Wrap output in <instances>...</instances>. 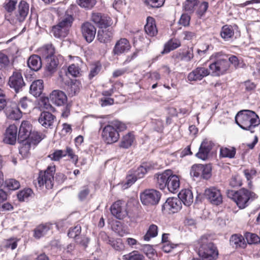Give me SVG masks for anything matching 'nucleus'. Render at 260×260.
Returning a JSON list of instances; mask_svg holds the SVG:
<instances>
[{
  "mask_svg": "<svg viewBox=\"0 0 260 260\" xmlns=\"http://www.w3.org/2000/svg\"><path fill=\"white\" fill-rule=\"evenodd\" d=\"M209 60L211 63L208 68L199 66L190 72L187 76L188 81H201L209 75L212 77H220L226 74L230 69L228 61L220 52L213 53L210 57Z\"/></svg>",
  "mask_w": 260,
  "mask_h": 260,
  "instance_id": "f257e3e1",
  "label": "nucleus"
},
{
  "mask_svg": "<svg viewBox=\"0 0 260 260\" xmlns=\"http://www.w3.org/2000/svg\"><path fill=\"white\" fill-rule=\"evenodd\" d=\"M126 129V125L118 120H115L109 122V124L102 130V136L103 140L107 144L114 143L119 138V132Z\"/></svg>",
  "mask_w": 260,
  "mask_h": 260,
  "instance_id": "f03ea898",
  "label": "nucleus"
},
{
  "mask_svg": "<svg viewBox=\"0 0 260 260\" xmlns=\"http://www.w3.org/2000/svg\"><path fill=\"white\" fill-rule=\"evenodd\" d=\"M236 123L242 129L250 130L260 123L257 115L253 111L243 110L239 111L235 116Z\"/></svg>",
  "mask_w": 260,
  "mask_h": 260,
  "instance_id": "7ed1b4c3",
  "label": "nucleus"
},
{
  "mask_svg": "<svg viewBox=\"0 0 260 260\" xmlns=\"http://www.w3.org/2000/svg\"><path fill=\"white\" fill-rule=\"evenodd\" d=\"M227 196L236 203L237 206L241 209L245 208L248 205V201L256 198V194L246 189L241 188L237 191L228 190Z\"/></svg>",
  "mask_w": 260,
  "mask_h": 260,
  "instance_id": "20e7f679",
  "label": "nucleus"
},
{
  "mask_svg": "<svg viewBox=\"0 0 260 260\" xmlns=\"http://www.w3.org/2000/svg\"><path fill=\"white\" fill-rule=\"evenodd\" d=\"M32 131V126L27 121H23L20 126L18 134V141L22 144L19 149L21 154H27L30 150V144L28 137Z\"/></svg>",
  "mask_w": 260,
  "mask_h": 260,
  "instance_id": "39448f33",
  "label": "nucleus"
},
{
  "mask_svg": "<svg viewBox=\"0 0 260 260\" xmlns=\"http://www.w3.org/2000/svg\"><path fill=\"white\" fill-rule=\"evenodd\" d=\"M201 246L199 250V255L202 260H215L218 253L216 247L209 242L206 236H202L200 239Z\"/></svg>",
  "mask_w": 260,
  "mask_h": 260,
  "instance_id": "423d86ee",
  "label": "nucleus"
},
{
  "mask_svg": "<svg viewBox=\"0 0 260 260\" xmlns=\"http://www.w3.org/2000/svg\"><path fill=\"white\" fill-rule=\"evenodd\" d=\"M55 172V166H48L44 171H40L38 177V183L40 187L45 186L49 189L53 186L54 175Z\"/></svg>",
  "mask_w": 260,
  "mask_h": 260,
  "instance_id": "0eeeda50",
  "label": "nucleus"
},
{
  "mask_svg": "<svg viewBox=\"0 0 260 260\" xmlns=\"http://www.w3.org/2000/svg\"><path fill=\"white\" fill-rule=\"evenodd\" d=\"M160 196V193L156 190L146 189L141 193L140 199L143 205L152 206L158 204Z\"/></svg>",
  "mask_w": 260,
  "mask_h": 260,
  "instance_id": "6e6552de",
  "label": "nucleus"
},
{
  "mask_svg": "<svg viewBox=\"0 0 260 260\" xmlns=\"http://www.w3.org/2000/svg\"><path fill=\"white\" fill-rule=\"evenodd\" d=\"M8 84L16 93L21 91L25 85L21 73L18 71H14L9 77Z\"/></svg>",
  "mask_w": 260,
  "mask_h": 260,
  "instance_id": "1a4fd4ad",
  "label": "nucleus"
},
{
  "mask_svg": "<svg viewBox=\"0 0 260 260\" xmlns=\"http://www.w3.org/2000/svg\"><path fill=\"white\" fill-rule=\"evenodd\" d=\"M182 208V203L177 198H169L162 206V211L165 213H174Z\"/></svg>",
  "mask_w": 260,
  "mask_h": 260,
  "instance_id": "9d476101",
  "label": "nucleus"
},
{
  "mask_svg": "<svg viewBox=\"0 0 260 260\" xmlns=\"http://www.w3.org/2000/svg\"><path fill=\"white\" fill-rule=\"evenodd\" d=\"M29 12V5L24 1L19 3L18 9L15 13V17L13 22L16 23L23 21L28 15Z\"/></svg>",
  "mask_w": 260,
  "mask_h": 260,
  "instance_id": "9b49d317",
  "label": "nucleus"
},
{
  "mask_svg": "<svg viewBox=\"0 0 260 260\" xmlns=\"http://www.w3.org/2000/svg\"><path fill=\"white\" fill-rule=\"evenodd\" d=\"M205 196L213 205H219L222 203V197L220 191L215 187L206 189L205 191Z\"/></svg>",
  "mask_w": 260,
  "mask_h": 260,
  "instance_id": "f8f14e48",
  "label": "nucleus"
},
{
  "mask_svg": "<svg viewBox=\"0 0 260 260\" xmlns=\"http://www.w3.org/2000/svg\"><path fill=\"white\" fill-rule=\"evenodd\" d=\"M81 29L82 36L85 40L88 43L92 42L96 30L94 26L89 22H86L82 24Z\"/></svg>",
  "mask_w": 260,
  "mask_h": 260,
  "instance_id": "ddd939ff",
  "label": "nucleus"
},
{
  "mask_svg": "<svg viewBox=\"0 0 260 260\" xmlns=\"http://www.w3.org/2000/svg\"><path fill=\"white\" fill-rule=\"evenodd\" d=\"M111 212L113 216L119 219L124 218L127 214L125 204L121 201H118L112 205Z\"/></svg>",
  "mask_w": 260,
  "mask_h": 260,
  "instance_id": "4468645a",
  "label": "nucleus"
},
{
  "mask_svg": "<svg viewBox=\"0 0 260 260\" xmlns=\"http://www.w3.org/2000/svg\"><path fill=\"white\" fill-rule=\"evenodd\" d=\"M91 19L99 27H107L111 25V18L101 13H92Z\"/></svg>",
  "mask_w": 260,
  "mask_h": 260,
  "instance_id": "2eb2a0df",
  "label": "nucleus"
},
{
  "mask_svg": "<svg viewBox=\"0 0 260 260\" xmlns=\"http://www.w3.org/2000/svg\"><path fill=\"white\" fill-rule=\"evenodd\" d=\"M49 100L57 106L63 105L67 102L66 94L59 90H54L50 94Z\"/></svg>",
  "mask_w": 260,
  "mask_h": 260,
  "instance_id": "dca6fc26",
  "label": "nucleus"
},
{
  "mask_svg": "<svg viewBox=\"0 0 260 260\" xmlns=\"http://www.w3.org/2000/svg\"><path fill=\"white\" fill-rule=\"evenodd\" d=\"M17 139V127L15 125L11 124L7 128L3 141L6 144L14 145Z\"/></svg>",
  "mask_w": 260,
  "mask_h": 260,
  "instance_id": "f3484780",
  "label": "nucleus"
},
{
  "mask_svg": "<svg viewBox=\"0 0 260 260\" xmlns=\"http://www.w3.org/2000/svg\"><path fill=\"white\" fill-rule=\"evenodd\" d=\"M55 118V116L51 113L44 111L41 113L38 120L44 127L52 128Z\"/></svg>",
  "mask_w": 260,
  "mask_h": 260,
  "instance_id": "a211bd4d",
  "label": "nucleus"
},
{
  "mask_svg": "<svg viewBox=\"0 0 260 260\" xmlns=\"http://www.w3.org/2000/svg\"><path fill=\"white\" fill-rule=\"evenodd\" d=\"M171 171L168 170L162 173L156 174L154 176V179L156 186L160 189H165L167 186L169 175H171Z\"/></svg>",
  "mask_w": 260,
  "mask_h": 260,
  "instance_id": "6ab92c4d",
  "label": "nucleus"
},
{
  "mask_svg": "<svg viewBox=\"0 0 260 260\" xmlns=\"http://www.w3.org/2000/svg\"><path fill=\"white\" fill-rule=\"evenodd\" d=\"M130 48L128 41L126 39L122 38L116 43L113 52L114 54L119 55L128 51Z\"/></svg>",
  "mask_w": 260,
  "mask_h": 260,
  "instance_id": "aec40b11",
  "label": "nucleus"
},
{
  "mask_svg": "<svg viewBox=\"0 0 260 260\" xmlns=\"http://www.w3.org/2000/svg\"><path fill=\"white\" fill-rule=\"evenodd\" d=\"M156 168L154 164L151 162H144L138 167L136 170H132L138 179L143 178L150 170Z\"/></svg>",
  "mask_w": 260,
  "mask_h": 260,
  "instance_id": "412c9836",
  "label": "nucleus"
},
{
  "mask_svg": "<svg viewBox=\"0 0 260 260\" xmlns=\"http://www.w3.org/2000/svg\"><path fill=\"white\" fill-rule=\"evenodd\" d=\"M211 146L208 141L204 140L201 143L199 150L196 156L202 160H206L209 156V153L211 150Z\"/></svg>",
  "mask_w": 260,
  "mask_h": 260,
  "instance_id": "4be33fe9",
  "label": "nucleus"
},
{
  "mask_svg": "<svg viewBox=\"0 0 260 260\" xmlns=\"http://www.w3.org/2000/svg\"><path fill=\"white\" fill-rule=\"evenodd\" d=\"M113 31L112 28L99 29L98 31V40L103 43H107L112 39Z\"/></svg>",
  "mask_w": 260,
  "mask_h": 260,
  "instance_id": "5701e85b",
  "label": "nucleus"
},
{
  "mask_svg": "<svg viewBox=\"0 0 260 260\" xmlns=\"http://www.w3.org/2000/svg\"><path fill=\"white\" fill-rule=\"evenodd\" d=\"M178 198L185 206H189L193 203V197L192 191L189 189L182 190L178 194Z\"/></svg>",
  "mask_w": 260,
  "mask_h": 260,
  "instance_id": "b1692460",
  "label": "nucleus"
},
{
  "mask_svg": "<svg viewBox=\"0 0 260 260\" xmlns=\"http://www.w3.org/2000/svg\"><path fill=\"white\" fill-rule=\"evenodd\" d=\"M168 190L171 192H175L178 191L180 187V180L178 177L175 175H169V179L168 180L166 186Z\"/></svg>",
  "mask_w": 260,
  "mask_h": 260,
  "instance_id": "393cba45",
  "label": "nucleus"
},
{
  "mask_svg": "<svg viewBox=\"0 0 260 260\" xmlns=\"http://www.w3.org/2000/svg\"><path fill=\"white\" fill-rule=\"evenodd\" d=\"M146 33L150 37L155 36L157 34V29L154 19L152 17H148L147 23L145 25Z\"/></svg>",
  "mask_w": 260,
  "mask_h": 260,
  "instance_id": "a878e982",
  "label": "nucleus"
},
{
  "mask_svg": "<svg viewBox=\"0 0 260 260\" xmlns=\"http://www.w3.org/2000/svg\"><path fill=\"white\" fill-rule=\"evenodd\" d=\"M81 87L80 82L77 80H71L66 86V89L69 96L75 95L79 92Z\"/></svg>",
  "mask_w": 260,
  "mask_h": 260,
  "instance_id": "bb28decb",
  "label": "nucleus"
},
{
  "mask_svg": "<svg viewBox=\"0 0 260 260\" xmlns=\"http://www.w3.org/2000/svg\"><path fill=\"white\" fill-rule=\"evenodd\" d=\"M27 65L31 70L39 71L42 65L40 57L37 55H31L27 60Z\"/></svg>",
  "mask_w": 260,
  "mask_h": 260,
  "instance_id": "cd10ccee",
  "label": "nucleus"
},
{
  "mask_svg": "<svg viewBox=\"0 0 260 260\" xmlns=\"http://www.w3.org/2000/svg\"><path fill=\"white\" fill-rule=\"evenodd\" d=\"M194 57L193 48H188L186 50L179 52L176 54V58L181 61H190Z\"/></svg>",
  "mask_w": 260,
  "mask_h": 260,
  "instance_id": "c85d7f7f",
  "label": "nucleus"
},
{
  "mask_svg": "<svg viewBox=\"0 0 260 260\" xmlns=\"http://www.w3.org/2000/svg\"><path fill=\"white\" fill-rule=\"evenodd\" d=\"M43 81L42 80H37L34 81L30 86V92L35 96H39L43 90Z\"/></svg>",
  "mask_w": 260,
  "mask_h": 260,
  "instance_id": "c756f323",
  "label": "nucleus"
},
{
  "mask_svg": "<svg viewBox=\"0 0 260 260\" xmlns=\"http://www.w3.org/2000/svg\"><path fill=\"white\" fill-rule=\"evenodd\" d=\"M230 244L236 248H245L246 246L244 237L242 235L235 234L231 237Z\"/></svg>",
  "mask_w": 260,
  "mask_h": 260,
  "instance_id": "7c9ffc66",
  "label": "nucleus"
},
{
  "mask_svg": "<svg viewBox=\"0 0 260 260\" xmlns=\"http://www.w3.org/2000/svg\"><path fill=\"white\" fill-rule=\"evenodd\" d=\"M6 113L10 119L18 120L21 117L23 113L19 108L15 106V107L7 108Z\"/></svg>",
  "mask_w": 260,
  "mask_h": 260,
  "instance_id": "2f4dec72",
  "label": "nucleus"
},
{
  "mask_svg": "<svg viewBox=\"0 0 260 260\" xmlns=\"http://www.w3.org/2000/svg\"><path fill=\"white\" fill-rule=\"evenodd\" d=\"M180 45L181 43L179 40L176 39L170 40L165 45L164 49L161 53L162 54L168 53L171 51L177 48Z\"/></svg>",
  "mask_w": 260,
  "mask_h": 260,
  "instance_id": "473e14b6",
  "label": "nucleus"
},
{
  "mask_svg": "<svg viewBox=\"0 0 260 260\" xmlns=\"http://www.w3.org/2000/svg\"><path fill=\"white\" fill-rule=\"evenodd\" d=\"M236 153V149L235 147H224L220 149V157L223 158H233L235 157Z\"/></svg>",
  "mask_w": 260,
  "mask_h": 260,
  "instance_id": "72a5a7b5",
  "label": "nucleus"
},
{
  "mask_svg": "<svg viewBox=\"0 0 260 260\" xmlns=\"http://www.w3.org/2000/svg\"><path fill=\"white\" fill-rule=\"evenodd\" d=\"M46 60V69L50 73H54L56 70L58 64V60L54 56L51 58H47Z\"/></svg>",
  "mask_w": 260,
  "mask_h": 260,
  "instance_id": "f704fd0d",
  "label": "nucleus"
},
{
  "mask_svg": "<svg viewBox=\"0 0 260 260\" xmlns=\"http://www.w3.org/2000/svg\"><path fill=\"white\" fill-rule=\"evenodd\" d=\"M73 20L74 19L71 15H65L64 17L60 18L57 25L62 27L63 29L69 31Z\"/></svg>",
  "mask_w": 260,
  "mask_h": 260,
  "instance_id": "c9c22d12",
  "label": "nucleus"
},
{
  "mask_svg": "<svg viewBox=\"0 0 260 260\" xmlns=\"http://www.w3.org/2000/svg\"><path fill=\"white\" fill-rule=\"evenodd\" d=\"M41 54L45 59L55 56V48L52 44H47L41 49Z\"/></svg>",
  "mask_w": 260,
  "mask_h": 260,
  "instance_id": "e433bc0d",
  "label": "nucleus"
},
{
  "mask_svg": "<svg viewBox=\"0 0 260 260\" xmlns=\"http://www.w3.org/2000/svg\"><path fill=\"white\" fill-rule=\"evenodd\" d=\"M30 105V101L27 97L24 96L20 99L17 107L19 108L24 114H26L29 111Z\"/></svg>",
  "mask_w": 260,
  "mask_h": 260,
  "instance_id": "4c0bfd02",
  "label": "nucleus"
},
{
  "mask_svg": "<svg viewBox=\"0 0 260 260\" xmlns=\"http://www.w3.org/2000/svg\"><path fill=\"white\" fill-rule=\"evenodd\" d=\"M134 140V135L132 133H128L123 137L120 143V147L124 148H128L132 145Z\"/></svg>",
  "mask_w": 260,
  "mask_h": 260,
  "instance_id": "58836bf2",
  "label": "nucleus"
},
{
  "mask_svg": "<svg viewBox=\"0 0 260 260\" xmlns=\"http://www.w3.org/2000/svg\"><path fill=\"white\" fill-rule=\"evenodd\" d=\"M234 34V31L232 26L228 25L223 26L220 32L221 37L225 40L231 38Z\"/></svg>",
  "mask_w": 260,
  "mask_h": 260,
  "instance_id": "ea45409f",
  "label": "nucleus"
},
{
  "mask_svg": "<svg viewBox=\"0 0 260 260\" xmlns=\"http://www.w3.org/2000/svg\"><path fill=\"white\" fill-rule=\"evenodd\" d=\"M158 228L155 224H151L146 233L144 236V240L148 241L151 238H154L157 235Z\"/></svg>",
  "mask_w": 260,
  "mask_h": 260,
  "instance_id": "a19ab883",
  "label": "nucleus"
},
{
  "mask_svg": "<svg viewBox=\"0 0 260 260\" xmlns=\"http://www.w3.org/2000/svg\"><path fill=\"white\" fill-rule=\"evenodd\" d=\"M49 225L41 224L37 226L34 231V236L36 238H40L44 236L49 230Z\"/></svg>",
  "mask_w": 260,
  "mask_h": 260,
  "instance_id": "79ce46f5",
  "label": "nucleus"
},
{
  "mask_svg": "<svg viewBox=\"0 0 260 260\" xmlns=\"http://www.w3.org/2000/svg\"><path fill=\"white\" fill-rule=\"evenodd\" d=\"M52 31L54 36L57 38H64L68 34L69 31L57 25L52 27Z\"/></svg>",
  "mask_w": 260,
  "mask_h": 260,
  "instance_id": "37998d69",
  "label": "nucleus"
},
{
  "mask_svg": "<svg viewBox=\"0 0 260 260\" xmlns=\"http://www.w3.org/2000/svg\"><path fill=\"white\" fill-rule=\"evenodd\" d=\"M42 139V137L38 132L31 131L30 135L28 137L30 148L32 144L34 145L37 144Z\"/></svg>",
  "mask_w": 260,
  "mask_h": 260,
  "instance_id": "c03bdc74",
  "label": "nucleus"
},
{
  "mask_svg": "<svg viewBox=\"0 0 260 260\" xmlns=\"http://www.w3.org/2000/svg\"><path fill=\"white\" fill-rule=\"evenodd\" d=\"M123 260H145V257L138 251H133L123 256Z\"/></svg>",
  "mask_w": 260,
  "mask_h": 260,
  "instance_id": "a18cd8bd",
  "label": "nucleus"
},
{
  "mask_svg": "<svg viewBox=\"0 0 260 260\" xmlns=\"http://www.w3.org/2000/svg\"><path fill=\"white\" fill-rule=\"evenodd\" d=\"M64 156H68L70 160L76 166L78 161V156L76 155L74 151L70 147H67L66 150H63Z\"/></svg>",
  "mask_w": 260,
  "mask_h": 260,
  "instance_id": "49530a36",
  "label": "nucleus"
},
{
  "mask_svg": "<svg viewBox=\"0 0 260 260\" xmlns=\"http://www.w3.org/2000/svg\"><path fill=\"white\" fill-rule=\"evenodd\" d=\"M5 185L8 189L12 190L18 189L20 186L19 182L14 179L6 180L5 182Z\"/></svg>",
  "mask_w": 260,
  "mask_h": 260,
  "instance_id": "de8ad7c7",
  "label": "nucleus"
},
{
  "mask_svg": "<svg viewBox=\"0 0 260 260\" xmlns=\"http://www.w3.org/2000/svg\"><path fill=\"white\" fill-rule=\"evenodd\" d=\"M32 190L30 188H25L17 193V198L19 201H24L32 194Z\"/></svg>",
  "mask_w": 260,
  "mask_h": 260,
  "instance_id": "09e8293b",
  "label": "nucleus"
},
{
  "mask_svg": "<svg viewBox=\"0 0 260 260\" xmlns=\"http://www.w3.org/2000/svg\"><path fill=\"white\" fill-rule=\"evenodd\" d=\"M137 179L138 178L136 176V175L132 172V171H129L126 178V182L124 184L123 187H124V188H128V187L131 186L133 184H134Z\"/></svg>",
  "mask_w": 260,
  "mask_h": 260,
  "instance_id": "8fccbe9b",
  "label": "nucleus"
},
{
  "mask_svg": "<svg viewBox=\"0 0 260 260\" xmlns=\"http://www.w3.org/2000/svg\"><path fill=\"white\" fill-rule=\"evenodd\" d=\"M81 228L80 225H76L74 228H71L68 232V236L73 238L75 240L78 237H80Z\"/></svg>",
  "mask_w": 260,
  "mask_h": 260,
  "instance_id": "3c124183",
  "label": "nucleus"
},
{
  "mask_svg": "<svg viewBox=\"0 0 260 260\" xmlns=\"http://www.w3.org/2000/svg\"><path fill=\"white\" fill-rule=\"evenodd\" d=\"M198 3V0H186L183 4V8L185 11L192 12Z\"/></svg>",
  "mask_w": 260,
  "mask_h": 260,
  "instance_id": "603ef678",
  "label": "nucleus"
},
{
  "mask_svg": "<svg viewBox=\"0 0 260 260\" xmlns=\"http://www.w3.org/2000/svg\"><path fill=\"white\" fill-rule=\"evenodd\" d=\"M201 169V177L204 179H208L211 176V167L210 165H202Z\"/></svg>",
  "mask_w": 260,
  "mask_h": 260,
  "instance_id": "864d4df0",
  "label": "nucleus"
},
{
  "mask_svg": "<svg viewBox=\"0 0 260 260\" xmlns=\"http://www.w3.org/2000/svg\"><path fill=\"white\" fill-rule=\"evenodd\" d=\"M143 251L149 259H154V257L156 255V251L150 245H145L143 247Z\"/></svg>",
  "mask_w": 260,
  "mask_h": 260,
  "instance_id": "5fc2aeb1",
  "label": "nucleus"
},
{
  "mask_svg": "<svg viewBox=\"0 0 260 260\" xmlns=\"http://www.w3.org/2000/svg\"><path fill=\"white\" fill-rule=\"evenodd\" d=\"M245 237L248 244L257 243L260 242V238L256 234L246 233Z\"/></svg>",
  "mask_w": 260,
  "mask_h": 260,
  "instance_id": "6e6d98bb",
  "label": "nucleus"
},
{
  "mask_svg": "<svg viewBox=\"0 0 260 260\" xmlns=\"http://www.w3.org/2000/svg\"><path fill=\"white\" fill-rule=\"evenodd\" d=\"M202 167V165H194L192 166L190 171V174L191 176L193 177L198 178L200 176L201 177V169Z\"/></svg>",
  "mask_w": 260,
  "mask_h": 260,
  "instance_id": "4d7b16f0",
  "label": "nucleus"
},
{
  "mask_svg": "<svg viewBox=\"0 0 260 260\" xmlns=\"http://www.w3.org/2000/svg\"><path fill=\"white\" fill-rule=\"evenodd\" d=\"M78 4L82 8L86 9L92 8L96 4L95 0H78Z\"/></svg>",
  "mask_w": 260,
  "mask_h": 260,
  "instance_id": "13d9d810",
  "label": "nucleus"
},
{
  "mask_svg": "<svg viewBox=\"0 0 260 260\" xmlns=\"http://www.w3.org/2000/svg\"><path fill=\"white\" fill-rule=\"evenodd\" d=\"M164 3L165 0H145L146 5L153 8H160Z\"/></svg>",
  "mask_w": 260,
  "mask_h": 260,
  "instance_id": "bf43d9fd",
  "label": "nucleus"
},
{
  "mask_svg": "<svg viewBox=\"0 0 260 260\" xmlns=\"http://www.w3.org/2000/svg\"><path fill=\"white\" fill-rule=\"evenodd\" d=\"M226 59L230 66V63L232 64L236 68H243L244 65L242 62H240V60L238 58V57L235 55H232L229 58V60H227L226 58H224Z\"/></svg>",
  "mask_w": 260,
  "mask_h": 260,
  "instance_id": "052dcab7",
  "label": "nucleus"
},
{
  "mask_svg": "<svg viewBox=\"0 0 260 260\" xmlns=\"http://www.w3.org/2000/svg\"><path fill=\"white\" fill-rule=\"evenodd\" d=\"M48 157L52 160L59 161L61 158L64 157V151L63 150H56L49 154Z\"/></svg>",
  "mask_w": 260,
  "mask_h": 260,
  "instance_id": "680f3d73",
  "label": "nucleus"
},
{
  "mask_svg": "<svg viewBox=\"0 0 260 260\" xmlns=\"http://www.w3.org/2000/svg\"><path fill=\"white\" fill-rule=\"evenodd\" d=\"M68 72L74 77H78L81 74V69L78 65L72 64L69 67Z\"/></svg>",
  "mask_w": 260,
  "mask_h": 260,
  "instance_id": "e2e57ef3",
  "label": "nucleus"
},
{
  "mask_svg": "<svg viewBox=\"0 0 260 260\" xmlns=\"http://www.w3.org/2000/svg\"><path fill=\"white\" fill-rule=\"evenodd\" d=\"M17 3V0H6L4 8L8 12H12L15 9Z\"/></svg>",
  "mask_w": 260,
  "mask_h": 260,
  "instance_id": "0e129e2a",
  "label": "nucleus"
},
{
  "mask_svg": "<svg viewBox=\"0 0 260 260\" xmlns=\"http://www.w3.org/2000/svg\"><path fill=\"white\" fill-rule=\"evenodd\" d=\"M101 70V66L99 63L92 65L90 73L89 74V78L91 79L97 75Z\"/></svg>",
  "mask_w": 260,
  "mask_h": 260,
  "instance_id": "69168bd1",
  "label": "nucleus"
},
{
  "mask_svg": "<svg viewBox=\"0 0 260 260\" xmlns=\"http://www.w3.org/2000/svg\"><path fill=\"white\" fill-rule=\"evenodd\" d=\"M75 242L84 247H86L89 242V239L83 235H80L75 240Z\"/></svg>",
  "mask_w": 260,
  "mask_h": 260,
  "instance_id": "338daca9",
  "label": "nucleus"
},
{
  "mask_svg": "<svg viewBox=\"0 0 260 260\" xmlns=\"http://www.w3.org/2000/svg\"><path fill=\"white\" fill-rule=\"evenodd\" d=\"M9 60L5 54L0 53V70H2L8 65Z\"/></svg>",
  "mask_w": 260,
  "mask_h": 260,
  "instance_id": "774afa93",
  "label": "nucleus"
}]
</instances>
